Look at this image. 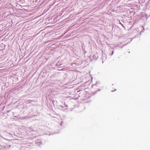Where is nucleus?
<instances>
[{
    "label": "nucleus",
    "mask_w": 150,
    "mask_h": 150,
    "mask_svg": "<svg viewBox=\"0 0 150 150\" xmlns=\"http://www.w3.org/2000/svg\"><path fill=\"white\" fill-rule=\"evenodd\" d=\"M112 53H113V52H112Z\"/></svg>",
    "instance_id": "obj_1"
},
{
    "label": "nucleus",
    "mask_w": 150,
    "mask_h": 150,
    "mask_svg": "<svg viewBox=\"0 0 150 150\" xmlns=\"http://www.w3.org/2000/svg\"><path fill=\"white\" fill-rule=\"evenodd\" d=\"M112 53H113V52H112Z\"/></svg>",
    "instance_id": "obj_2"
}]
</instances>
